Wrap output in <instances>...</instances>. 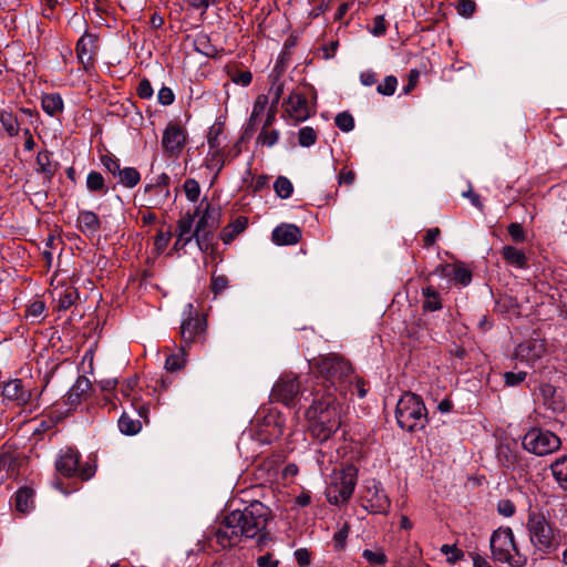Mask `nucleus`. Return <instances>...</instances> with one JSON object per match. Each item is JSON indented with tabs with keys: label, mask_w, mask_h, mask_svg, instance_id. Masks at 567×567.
I'll list each match as a JSON object with an SVG mask.
<instances>
[{
	"label": "nucleus",
	"mask_w": 567,
	"mask_h": 567,
	"mask_svg": "<svg viewBox=\"0 0 567 567\" xmlns=\"http://www.w3.org/2000/svg\"><path fill=\"white\" fill-rule=\"evenodd\" d=\"M157 99H158V102L161 104H163V105H171L174 102V100H175V95H174L173 91L169 87L163 86L158 91Z\"/></svg>",
	"instance_id": "obj_61"
},
{
	"label": "nucleus",
	"mask_w": 567,
	"mask_h": 567,
	"mask_svg": "<svg viewBox=\"0 0 567 567\" xmlns=\"http://www.w3.org/2000/svg\"><path fill=\"white\" fill-rule=\"evenodd\" d=\"M44 310H45L44 302L41 300H35L28 306L27 317L32 318L34 320H39L42 318Z\"/></svg>",
	"instance_id": "obj_51"
},
{
	"label": "nucleus",
	"mask_w": 567,
	"mask_h": 567,
	"mask_svg": "<svg viewBox=\"0 0 567 567\" xmlns=\"http://www.w3.org/2000/svg\"><path fill=\"white\" fill-rule=\"evenodd\" d=\"M278 138H279V133L278 131L274 130V131H266V130H262L260 132V134L258 135V142H260L262 145H266L268 147H271L274 146L277 142H278Z\"/></svg>",
	"instance_id": "obj_53"
},
{
	"label": "nucleus",
	"mask_w": 567,
	"mask_h": 567,
	"mask_svg": "<svg viewBox=\"0 0 567 567\" xmlns=\"http://www.w3.org/2000/svg\"><path fill=\"white\" fill-rule=\"evenodd\" d=\"M301 238V230L292 224H281L277 226L271 234V239L276 245H295Z\"/></svg>",
	"instance_id": "obj_17"
},
{
	"label": "nucleus",
	"mask_w": 567,
	"mask_h": 567,
	"mask_svg": "<svg viewBox=\"0 0 567 567\" xmlns=\"http://www.w3.org/2000/svg\"><path fill=\"white\" fill-rule=\"evenodd\" d=\"M498 513L504 517H511L515 513V505L509 499H502L497 505Z\"/></svg>",
	"instance_id": "obj_62"
},
{
	"label": "nucleus",
	"mask_w": 567,
	"mask_h": 567,
	"mask_svg": "<svg viewBox=\"0 0 567 567\" xmlns=\"http://www.w3.org/2000/svg\"><path fill=\"white\" fill-rule=\"evenodd\" d=\"M313 368L319 380L315 389H321L322 393L332 392L342 396L351 390L353 369L341 355L330 353L320 357Z\"/></svg>",
	"instance_id": "obj_3"
},
{
	"label": "nucleus",
	"mask_w": 567,
	"mask_h": 567,
	"mask_svg": "<svg viewBox=\"0 0 567 567\" xmlns=\"http://www.w3.org/2000/svg\"><path fill=\"white\" fill-rule=\"evenodd\" d=\"M251 436L261 444H269L282 434V420L278 413L270 412L262 419H256Z\"/></svg>",
	"instance_id": "obj_10"
},
{
	"label": "nucleus",
	"mask_w": 567,
	"mask_h": 567,
	"mask_svg": "<svg viewBox=\"0 0 567 567\" xmlns=\"http://www.w3.org/2000/svg\"><path fill=\"white\" fill-rule=\"evenodd\" d=\"M42 110L50 116H56L63 111V100L60 94H45L41 101Z\"/></svg>",
	"instance_id": "obj_27"
},
{
	"label": "nucleus",
	"mask_w": 567,
	"mask_h": 567,
	"mask_svg": "<svg viewBox=\"0 0 567 567\" xmlns=\"http://www.w3.org/2000/svg\"><path fill=\"white\" fill-rule=\"evenodd\" d=\"M357 480L358 471L352 465L336 473L328 489L329 502L336 505L347 503L354 492Z\"/></svg>",
	"instance_id": "obj_7"
},
{
	"label": "nucleus",
	"mask_w": 567,
	"mask_h": 567,
	"mask_svg": "<svg viewBox=\"0 0 567 567\" xmlns=\"http://www.w3.org/2000/svg\"><path fill=\"white\" fill-rule=\"evenodd\" d=\"M362 557L372 566H384L386 563V556L382 549H364Z\"/></svg>",
	"instance_id": "obj_43"
},
{
	"label": "nucleus",
	"mask_w": 567,
	"mask_h": 567,
	"mask_svg": "<svg viewBox=\"0 0 567 567\" xmlns=\"http://www.w3.org/2000/svg\"><path fill=\"white\" fill-rule=\"evenodd\" d=\"M546 352V347L540 339H529L519 343L515 350V357L529 365H534Z\"/></svg>",
	"instance_id": "obj_15"
},
{
	"label": "nucleus",
	"mask_w": 567,
	"mask_h": 567,
	"mask_svg": "<svg viewBox=\"0 0 567 567\" xmlns=\"http://www.w3.org/2000/svg\"><path fill=\"white\" fill-rule=\"evenodd\" d=\"M424 298L422 308L424 311H437L442 308V302L439 292L431 286L422 289Z\"/></svg>",
	"instance_id": "obj_32"
},
{
	"label": "nucleus",
	"mask_w": 567,
	"mask_h": 567,
	"mask_svg": "<svg viewBox=\"0 0 567 567\" xmlns=\"http://www.w3.org/2000/svg\"><path fill=\"white\" fill-rule=\"evenodd\" d=\"M213 231L207 229H195V240L202 251H207L212 247Z\"/></svg>",
	"instance_id": "obj_42"
},
{
	"label": "nucleus",
	"mask_w": 567,
	"mask_h": 567,
	"mask_svg": "<svg viewBox=\"0 0 567 567\" xmlns=\"http://www.w3.org/2000/svg\"><path fill=\"white\" fill-rule=\"evenodd\" d=\"M336 125L343 132H350L354 127V120L347 112L339 113L334 118Z\"/></svg>",
	"instance_id": "obj_49"
},
{
	"label": "nucleus",
	"mask_w": 567,
	"mask_h": 567,
	"mask_svg": "<svg viewBox=\"0 0 567 567\" xmlns=\"http://www.w3.org/2000/svg\"><path fill=\"white\" fill-rule=\"evenodd\" d=\"M398 425L408 432L423 430L427 424V411L421 396L406 392L396 403Z\"/></svg>",
	"instance_id": "obj_4"
},
{
	"label": "nucleus",
	"mask_w": 567,
	"mask_h": 567,
	"mask_svg": "<svg viewBox=\"0 0 567 567\" xmlns=\"http://www.w3.org/2000/svg\"><path fill=\"white\" fill-rule=\"evenodd\" d=\"M101 163L103 167L112 174L114 177H117V175L121 172L120 161L115 156L111 154H105L101 156Z\"/></svg>",
	"instance_id": "obj_46"
},
{
	"label": "nucleus",
	"mask_w": 567,
	"mask_h": 567,
	"mask_svg": "<svg viewBox=\"0 0 567 567\" xmlns=\"http://www.w3.org/2000/svg\"><path fill=\"white\" fill-rule=\"evenodd\" d=\"M196 214H197V212L195 214L186 213L185 215H183L179 218V220L177 221V227H176L175 234L190 236V237L195 238V235H194L195 229H193V227H194Z\"/></svg>",
	"instance_id": "obj_39"
},
{
	"label": "nucleus",
	"mask_w": 567,
	"mask_h": 567,
	"mask_svg": "<svg viewBox=\"0 0 567 567\" xmlns=\"http://www.w3.org/2000/svg\"><path fill=\"white\" fill-rule=\"evenodd\" d=\"M228 155L224 152V148L208 150L205 158V165L209 171L215 172V178L221 172L225 163L227 162Z\"/></svg>",
	"instance_id": "obj_24"
},
{
	"label": "nucleus",
	"mask_w": 567,
	"mask_h": 567,
	"mask_svg": "<svg viewBox=\"0 0 567 567\" xmlns=\"http://www.w3.org/2000/svg\"><path fill=\"white\" fill-rule=\"evenodd\" d=\"M298 135L299 144L303 147H309L313 145L317 141L316 131L310 126H305L300 128Z\"/></svg>",
	"instance_id": "obj_47"
},
{
	"label": "nucleus",
	"mask_w": 567,
	"mask_h": 567,
	"mask_svg": "<svg viewBox=\"0 0 567 567\" xmlns=\"http://www.w3.org/2000/svg\"><path fill=\"white\" fill-rule=\"evenodd\" d=\"M185 195L188 200L196 202L200 195V186L197 181L187 178L184 183Z\"/></svg>",
	"instance_id": "obj_48"
},
{
	"label": "nucleus",
	"mask_w": 567,
	"mask_h": 567,
	"mask_svg": "<svg viewBox=\"0 0 567 567\" xmlns=\"http://www.w3.org/2000/svg\"><path fill=\"white\" fill-rule=\"evenodd\" d=\"M445 275L453 277L462 286H467L472 280V274L464 267L451 265L445 268Z\"/></svg>",
	"instance_id": "obj_37"
},
{
	"label": "nucleus",
	"mask_w": 567,
	"mask_h": 567,
	"mask_svg": "<svg viewBox=\"0 0 567 567\" xmlns=\"http://www.w3.org/2000/svg\"><path fill=\"white\" fill-rule=\"evenodd\" d=\"M228 287V279L224 275L212 277V291L215 296L221 293Z\"/></svg>",
	"instance_id": "obj_56"
},
{
	"label": "nucleus",
	"mask_w": 567,
	"mask_h": 567,
	"mask_svg": "<svg viewBox=\"0 0 567 567\" xmlns=\"http://www.w3.org/2000/svg\"><path fill=\"white\" fill-rule=\"evenodd\" d=\"M252 81V74L249 71H240L234 74L233 82L236 84H240L243 86H247Z\"/></svg>",
	"instance_id": "obj_63"
},
{
	"label": "nucleus",
	"mask_w": 567,
	"mask_h": 567,
	"mask_svg": "<svg viewBox=\"0 0 567 567\" xmlns=\"http://www.w3.org/2000/svg\"><path fill=\"white\" fill-rule=\"evenodd\" d=\"M282 105L285 112L296 122H303L310 117V109L303 94L291 92Z\"/></svg>",
	"instance_id": "obj_16"
},
{
	"label": "nucleus",
	"mask_w": 567,
	"mask_h": 567,
	"mask_svg": "<svg viewBox=\"0 0 567 567\" xmlns=\"http://www.w3.org/2000/svg\"><path fill=\"white\" fill-rule=\"evenodd\" d=\"M527 377V373L525 371H518V372H505L504 373V381L505 384L508 386H516L525 381Z\"/></svg>",
	"instance_id": "obj_54"
},
{
	"label": "nucleus",
	"mask_w": 567,
	"mask_h": 567,
	"mask_svg": "<svg viewBox=\"0 0 567 567\" xmlns=\"http://www.w3.org/2000/svg\"><path fill=\"white\" fill-rule=\"evenodd\" d=\"M247 227V220L245 218H237L234 223L226 226L220 233V239L224 244H230L236 236L243 233Z\"/></svg>",
	"instance_id": "obj_31"
},
{
	"label": "nucleus",
	"mask_w": 567,
	"mask_h": 567,
	"mask_svg": "<svg viewBox=\"0 0 567 567\" xmlns=\"http://www.w3.org/2000/svg\"><path fill=\"white\" fill-rule=\"evenodd\" d=\"M76 227L84 236L92 238L100 231L101 220L94 212L83 209L78 215Z\"/></svg>",
	"instance_id": "obj_18"
},
{
	"label": "nucleus",
	"mask_w": 567,
	"mask_h": 567,
	"mask_svg": "<svg viewBox=\"0 0 567 567\" xmlns=\"http://www.w3.org/2000/svg\"><path fill=\"white\" fill-rule=\"evenodd\" d=\"M0 122L9 136L13 137L19 134L20 124L17 116L11 112L2 111L0 114Z\"/></svg>",
	"instance_id": "obj_38"
},
{
	"label": "nucleus",
	"mask_w": 567,
	"mask_h": 567,
	"mask_svg": "<svg viewBox=\"0 0 567 567\" xmlns=\"http://www.w3.org/2000/svg\"><path fill=\"white\" fill-rule=\"evenodd\" d=\"M169 183V177L166 174H162L155 185H150L146 187V190H156L158 193H165V196H168L169 192L167 189V185Z\"/></svg>",
	"instance_id": "obj_59"
},
{
	"label": "nucleus",
	"mask_w": 567,
	"mask_h": 567,
	"mask_svg": "<svg viewBox=\"0 0 567 567\" xmlns=\"http://www.w3.org/2000/svg\"><path fill=\"white\" fill-rule=\"evenodd\" d=\"M153 87L147 79H143L137 86V95L141 99H151L153 96Z\"/></svg>",
	"instance_id": "obj_60"
},
{
	"label": "nucleus",
	"mask_w": 567,
	"mask_h": 567,
	"mask_svg": "<svg viewBox=\"0 0 567 567\" xmlns=\"http://www.w3.org/2000/svg\"><path fill=\"white\" fill-rule=\"evenodd\" d=\"M38 172L43 175L47 182H51L58 169V163L52 161V153L41 151L37 155Z\"/></svg>",
	"instance_id": "obj_21"
},
{
	"label": "nucleus",
	"mask_w": 567,
	"mask_h": 567,
	"mask_svg": "<svg viewBox=\"0 0 567 567\" xmlns=\"http://www.w3.org/2000/svg\"><path fill=\"white\" fill-rule=\"evenodd\" d=\"M221 128L219 127H212L209 130L208 136H207V144L208 150H219L223 148L221 143Z\"/></svg>",
	"instance_id": "obj_50"
},
{
	"label": "nucleus",
	"mask_w": 567,
	"mask_h": 567,
	"mask_svg": "<svg viewBox=\"0 0 567 567\" xmlns=\"http://www.w3.org/2000/svg\"><path fill=\"white\" fill-rule=\"evenodd\" d=\"M271 512L260 502H252L244 509L227 514L208 537L221 548L238 545L243 538H255L259 545L268 538L267 525Z\"/></svg>",
	"instance_id": "obj_1"
},
{
	"label": "nucleus",
	"mask_w": 567,
	"mask_h": 567,
	"mask_svg": "<svg viewBox=\"0 0 567 567\" xmlns=\"http://www.w3.org/2000/svg\"><path fill=\"white\" fill-rule=\"evenodd\" d=\"M313 401L306 411L308 430L320 442L329 440L341 426L343 405L332 393H322L313 389Z\"/></svg>",
	"instance_id": "obj_2"
},
{
	"label": "nucleus",
	"mask_w": 567,
	"mask_h": 567,
	"mask_svg": "<svg viewBox=\"0 0 567 567\" xmlns=\"http://www.w3.org/2000/svg\"><path fill=\"white\" fill-rule=\"evenodd\" d=\"M181 337L184 346L192 343L206 329V321L199 318L193 303H187L182 313Z\"/></svg>",
	"instance_id": "obj_12"
},
{
	"label": "nucleus",
	"mask_w": 567,
	"mask_h": 567,
	"mask_svg": "<svg viewBox=\"0 0 567 567\" xmlns=\"http://www.w3.org/2000/svg\"><path fill=\"white\" fill-rule=\"evenodd\" d=\"M508 234L515 243H523L526 239L525 230L518 223L509 224Z\"/></svg>",
	"instance_id": "obj_58"
},
{
	"label": "nucleus",
	"mask_w": 567,
	"mask_h": 567,
	"mask_svg": "<svg viewBox=\"0 0 567 567\" xmlns=\"http://www.w3.org/2000/svg\"><path fill=\"white\" fill-rule=\"evenodd\" d=\"M219 226V213L217 209L212 208L209 204L206 205L203 215L197 221L195 229L215 230Z\"/></svg>",
	"instance_id": "obj_25"
},
{
	"label": "nucleus",
	"mask_w": 567,
	"mask_h": 567,
	"mask_svg": "<svg viewBox=\"0 0 567 567\" xmlns=\"http://www.w3.org/2000/svg\"><path fill=\"white\" fill-rule=\"evenodd\" d=\"M86 188L91 193H97L101 195H105L109 192V188L105 184V179L101 173L96 171H91L86 176Z\"/></svg>",
	"instance_id": "obj_33"
},
{
	"label": "nucleus",
	"mask_w": 567,
	"mask_h": 567,
	"mask_svg": "<svg viewBox=\"0 0 567 567\" xmlns=\"http://www.w3.org/2000/svg\"><path fill=\"white\" fill-rule=\"evenodd\" d=\"M118 429L125 435H135L141 431L142 423L124 412L118 420Z\"/></svg>",
	"instance_id": "obj_35"
},
{
	"label": "nucleus",
	"mask_w": 567,
	"mask_h": 567,
	"mask_svg": "<svg viewBox=\"0 0 567 567\" xmlns=\"http://www.w3.org/2000/svg\"><path fill=\"white\" fill-rule=\"evenodd\" d=\"M2 395L4 399L21 405L25 404L30 399V393L24 390L22 381L19 379L6 382L2 386Z\"/></svg>",
	"instance_id": "obj_19"
},
{
	"label": "nucleus",
	"mask_w": 567,
	"mask_h": 567,
	"mask_svg": "<svg viewBox=\"0 0 567 567\" xmlns=\"http://www.w3.org/2000/svg\"><path fill=\"white\" fill-rule=\"evenodd\" d=\"M440 550L446 556L447 563L452 565L460 561L464 557L463 550L458 549L456 545L444 544L441 546Z\"/></svg>",
	"instance_id": "obj_45"
},
{
	"label": "nucleus",
	"mask_w": 567,
	"mask_h": 567,
	"mask_svg": "<svg viewBox=\"0 0 567 567\" xmlns=\"http://www.w3.org/2000/svg\"><path fill=\"white\" fill-rule=\"evenodd\" d=\"M300 393V383L295 374H284L271 390V399L287 406L295 405Z\"/></svg>",
	"instance_id": "obj_13"
},
{
	"label": "nucleus",
	"mask_w": 567,
	"mask_h": 567,
	"mask_svg": "<svg viewBox=\"0 0 567 567\" xmlns=\"http://www.w3.org/2000/svg\"><path fill=\"white\" fill-rule=\"evenodd\" d=\"M78 299V292L73 288H66L56 292L54 301L58 310H68Z\"/></svg>",
	"instance_id": "obj_34"
},
{
	"label": "nucleus",
	"mask_w": 567,
	"mask_h": 567,
	"mask_svg": "<svg viewBox=\"0 0 567 567\" xmlns=\"http://www.w3.org/2000/svg\"><path fill=\"white\" fill-rule=\"evenodd\" d=\"M194 47L198 53L207 58H215L219 52L217 47L212 43L209 35L205 33L196 35Z\"/></svg>",
	"instance_id": "obj_30"
},
{
	"label": "nucleus",
	"mask_w": 567,
	"mask_h": 567,
	"mask_svg": "<svg viewBox=\"0 0 567 567\" xmlns=\"http://www.w3.org/2000/svg\"><path fill=\"white\" fill-rule=\"evenodd\" d=\"M527 529L530 543L537 550L544 554L551 551L555 537L553 528L544 515L530 513L527 519Z\"/></svg>",
	"instance_id": "obj_8"
},
{
	"label": "nucleus",
	"mask_w": 567,
	"mask_h": 567,
	"mask_svg": "<svg viewBox=\"0 0 567 567\" xmlns=\"http://www.w3.org/2000/svg\"><path fill=\"white\" fill-rule=\"evenodd\" d=\"M79 462V452L71 447H65L60 451L59 457L55 461V468L65 477L79 475L82 480H90L94 474L93 468L87 466L80 470Z\"/></svg>",
	"instance_id": "obj_11"
},
{
	"label": "nucleus",
	"mask_w": 567,
	"mask_h": 567,
	"mask_svg": "<svg viewBox=\"0 0 567 567\" xmlns=\"http://www.w3.org/2000/svg\"><path fill=\"white\" fill-rule=\"evenodd\" d=\"M185 347L182 346L179 353H174L167 357L165 361V369L169 372H175L184 368L186 359H185Z\"/></svg>",
	"instance_id": "obj_40"
},
{
	"label": "nucleus",
	"mask_w": 567,
	"mask_h": 567,
	"mask_svg": "<svg viewBox=\"0 0 567 567\" xmlns=\"http://www.w3.org/2000/svg\"><path fill=\"white\" fill-rule=\"evenodd\" d=\"M396 87L398 79L394 75H388L383 82L377 86V92L384 96H391L395 93Z\"/></svg>",
	"instance_id": "obj_44"
},
{
	"label": "nucleus",
	"mask_w": 567,
	"mask_h": 567,
	"mask_svg": "<svg viewBox=\"0 0 567 567\" xmlns=\"http://www.w3.org/2000/svg\"><path fill=\"white\" fill-rule=\"evenodd\" d=\"M268 103L266 95H259L254 104L252 112L250 115V122H256L258 116L264 113Z\"/></svg>",
	"instance_id": "obj_57"
},
{
	"label": "nucleus",
	"mask_w": 567,
	"mask_h": 567,
	"mask_svg": "<svg viewBox=\"0 0 567 567\" xmlns=\"http://www.w3.org/2000/svg\"><path fill=\"white\" fill-rule=\"evenodd\" d=\"M502 256L506 262L519 269L527 268V257L525 252L514 246H504Z\"/></svg>",
	"instance_id": "obj_23"
},
{
	"label": "nucleus",
	"mask_w": 567,
	"mask_h": 567,
	"mask_svg": "<svg viewBox=\"0 0 567 567\" xmlns=\"http://www.w3.org/2000/svg\"><path fill=\"white\" fill-rule=\"evenodd\" d=\"M540 394L544 399L545 405L554 412H559L564 410V402L560 399L555 396L556 389L546 383L540 385Z\"/></svg>",
	"instance_id": "obj_29"
},
{
	"label": "nucleus",
	"mask_w": 567,
	"mask_h": 567,
	"mask_svg": "<svg viewBox=\"0 0 567 567\" xmlns=\"http://www.w3.org/2000/svg\"><path fill=\"white\" fill-rule=\"evenodd\" d=\"M187 142V131L178 123L167 124L162 136V147L169 157H178Z\"/></svg>",
	"instance_id": "obj_14"
},
{
	"label": "nucleus",
	"mask_w": 567,
	"mask_h": 567,
	"mask_svg": "<svg viewBox=\"0 0 567 567\" xmlns=\"http://www.w3.org/2000/svg\"><path fill=\"white\" fill-rule=\"evenodd\" d=\"M362 506L370 514L386 515L390 511L391 501L384 492L382 484L374 478L364 482Z\"/></svg>",
	"instance_id": "obj_9"
},
{
	"label": "nucleus",
	"mask_w": 567,
	"mask_h": 567,
	"mask_svg": "<svg viewBox=\"0 0 567 567\" xmlns=\"http://www.w3.org/2000/svg\"><path fill=\"white\" fill-rule=\"evenodd\" d=\"M522 444L528 453L546 456L560 449L561 440L549 430L533 427L524 435Z\"/></svg>",
	"instance_id": "obj_6"
},
{
	"label": "nucleus",
	"mask_w": 567,
	"mask_h": 567,
	"mask_svg": "<svg viewBox=\"0 0 567 567\" xmlns=\"http://www.w3.org/2000/svg\"><path fill=\"white\" fill-rule=\"evenodd\" d=\"M285 92V84L280 81H275L269 90V95L271 96V105L277 106L280 102V99Z\"/></svg>",
	"instance_id": "obj_55"
},
{
	"label": "nucleus",
	"mask_w": 567,
	"mask_h": 567,
	"mask_svg": "<svg viewBox=\"0 0 567 567\" xmlns=\"http://www.w3.org/2000/svg\"><path fill=\"white\" fill-rule=\"evenodd\" d=\"M117 179L124 187L133 188L140 183L141 174L134 167H125L121 169Z\"/></svg>",
	"instance_id": "obj_36"
},
{
	"label": "nucleus",
	"mask_w": 567,
	"mask_h": 567,
	"mask_svg": "<svg viewBox=\"0 0 567 567\" xmlns=\"http://www.w3.org/2000/svg\"><path fill=\"white\" fill-rule=\"evenodd\" d=\"M96 41V38L92 34H84L80 38V40L76 43V53L78 58L81 61L82 64L86 65L92 63L93 61V48L94 43Z\"/></svg>",
	"instance_id": "obj_20"
},
{
	"label": "nucleus",
	"mask_w": 567,
	"mask_h": 567,
	"mask_svg": "<svg viewBox=\"0 0 567 567\" xmlns=\"http://www.w3.org/2000/svg\"><path fill=\"white\" fill-rule=\"evenodd\" d=\"M274 188L276 194L284 199L289 198L293 190L292 183L285 176H279L276 179Z\"/></svg>",
	"instance_id": "obj_41"
},
{
	"label": "nucleus",
	"mask_w": 567,
	"mask_h": 567,
	"mask_svg": "<svg viewBox=\"0 0 567 567\" xmlns=\"http://www.w3.org/2000/svg\"><path fill=\"white\" fill-rule=\"evenodd\" d=\"M34 492L30 487H21L16 493V509L20 513H28L33 508Z\"/></svg>",
	"instance_id": "obj_28"
},
{
	"label": "nucleus",
	"mask_w": 567,
	"mask_h": 567,
	"mask_svg": "<svg viewBox=\"0 0 567 567\" xmlns=\"http://www.w3.org/2000/svg\"><path fill=\"white\" fill-rule=\"evenodd\" d=\"M476 10V4L472 0H460L456 6V11L464 18H470Z\"/></svg>",
	"instance_id": "obj_52"
},
{
	"label": "nucleus",
	"mask_w": 567,
	"mask_h": 567,
	"mask_svg": "<svg viewBox=\"0 0 567 567\" xmlns=\"http://www.w3.org/2000/svg\"><path fill=\"white\" fill-rule=\"evenodd\" d=\"M491 550L495 560L506 563L511 567H524L527 564V557L519 553L509 527L498 528L493 533Z\"/></svg>",
	"instance_id": "obj_5"
},
{
	"label": "nucleus",
	"mask_w": 567,
	"mask_h": 567,
	"mask_svg": "<svg viewBox=\"0 0 567 567\" xmlns=\"http://www.w3.org/2000/svg\"><path fill=\"white\" fill-rule=\"evenodd\" d=\"M550 472L560 488L567 491V455L558 457L550 464Z\"/></svg>",
	"instance_id": "obj_26"
},
{
	"label": "nucleus",
	"mask_w": 567,
	"mask_h": 567,
	"mask_svg": "<svg viewBox=\"0 0 567 567\" xmlns=\"http://www.w3.org/2000/svg\"><path fill=\"white\" fill-rule=\"evenodd\" d=\"M90 389H91V381L86 377L80 375L76 379L73 386L68 392L66 401L71 405L79 404L82 401V399L87 394Z\"/></svg>",
	"instance_id": "obj_22"
},
{
	"label": "nucleus",
	"mask_w": 567,
	"mask_h": 567,
	"mask_svg": "<svg viewBox=\"0 0 567 567\" xmlns=\"http://www.w3.org/2000/svg\"><path fill=\"white\" fill-rule=\"evenodd\" d=\"M256 564L258 567H278L279 561L270 553H267L259 556Z\"/></svg>",
	"instance_id": "obj_64"
}]
</instances>
